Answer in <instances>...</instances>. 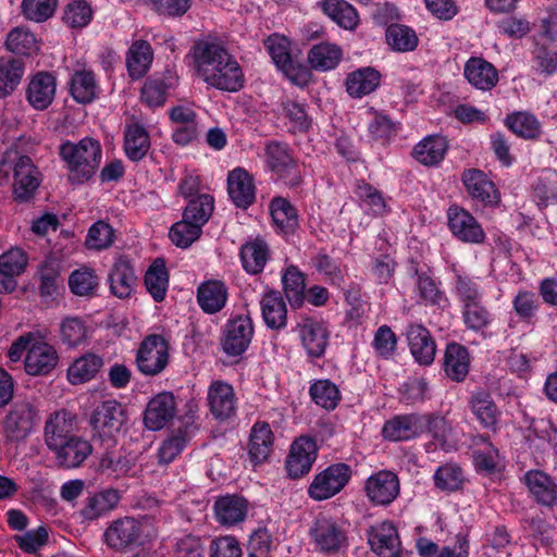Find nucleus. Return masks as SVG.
Masks as SVG:
<instances>
[{
  "label": "nucleus",
  "instance_id": "f257e3e1",
  "mask_svg": "<svg viewBox=\"0 0 557 557\" xmlns=\"http://www.w3.org/2000/svg\"><path fill=\"white\" fill-rule=\"evenodd\" d=\"M193 55L198 75L210 87L228 92L244 87L243 69L223 45L199 41L194 46Z\"/></svg>",
  "mask_w": 557,
  "mask_h": 557
},
{
  "label": "nucleus",
  "instance_id": "f03ea898",
  "mask_svg": "<svg viewBox=\"0 0 557 557\" xmlns=\"http://www.w3.org/2000/svg\"><path fill=\"white\" fill-rule=\"evenodd\" d=\"M59 153L69 169L78 174H94L102 158L99 140L91 137H85L77 143L66 140L61 144Z\"/></svg>",
  "mask_w": 557,
  "mask_h": 557
},
{
  "label": "nucleus",
  "instance_id": "7ed1b4c3",
  "mask_svg": "<svg viewBox=\"0 0 557 557\" xmlns=\"http://www.w3.org/2000/svg\"><path fill=\"white\" fill-rule=\"evenodd\" d=\"M39 421L37 408L27 400L14 403L2 421V435L5 443L25 442Z\"/></svg>",
  "mask_w": 557,
  "mask_h": 557
},
{
  "label": "nucleus",
  "instance_id": "20e7f679",
  "mask_svg": "<svg viewBox=\"0 0 557 557\" xmlns=\"http://www.w3.org/2000/svg\"><path fill=\"white\" fill-rule=\"evenodd\" d=\"M169 342L160 334L146 336L136 354V366L140 373L156 376L164 371L170 360Z\"/></svg>",
  "mask_w": 557,
  "mask_h": 557
},
{
  "label": "nucleus",
  "instance_id": "39448f33",
  "mask_svg": "<svg viewBox=\"0 0 557 557\" xmlns=\"http://www.w3.org/2000/svg\"><path fill=\"white\" fill-rule=\"evenodd\" d=\"M126 411L116 400H104L98 405L89 420L94 435L101 440L112 441L126 422Z\"/></svg>",
  "mask_w": 557,
  "mask_h": 557
},
{
  "label": "nucleus",
  "instance_id": "423d86ee",
  "mask_svg": "<svg viewBox=\"0 0 557 557\" xmlns=\"http://www.w3.org/2000/svg\"><path fill=\"white\" fill-rule=\"evenodd\" d=\"M351 469L346 463H334L318 473L308 487L309 496L314 500H325L338 494L348 483Z\"/></svg>",
  "mask_w": 557,
  "mask_h": 557
},
{
  "label": "nucleus",
  "instance_id": "0eeeda50",
  "mask_svg": "<svg viewBox=\"0 0 557 557\" xmlns=\"http://www.w3.org/2000/svg\"><path fill=\"white\" fill-rule=\"evenodd\" d=\"M301 346L311 358H321L329 345L330 332L322 321L300 315L296 325Z\"/></svg>",
  "mask_w": 557,
  "mask_h": 557
},
{
  "label": "nucleus",
  "instance_id": "6e6552de",
  "mask_svg": "<svg viewBox=\"0 0 557 557\" xmlns=\"http://www.w3.org/2000/svg\"><path fill=\"white\" fill-rule=\"evenodd\" d=\"M253 336V323L249 315L238 314L227 321L222 339L223 351L237 357L245 352Z\"/></svg>",
  "mask_w": 557,
  "mask_h": 557
},
{
  "label": "nucleus",
  "instance_id": "1a4fd4ad",
  "mask_svg": "<svg viewBox=\"0 0 557 557\" xmlns=\"http://www.w3.org/2000/svg\"><path fill=\"white\" fill-rule=\"evenodd\" d=\"M309 533L317 549L322 553H337L346 543L344 530L332 518L324 515H319L314 519Z\"/></svg>",
  "mask_w": 557,
  "mask_h": 557
},
{
  "label": "nucleus",
  "instance_id": "9d476101",
  "mask_svg": "<svg viewBox=\"0 0 557 557\" xmlns=\"http://www.w3.org/2000/svg\"><path fill=\"white\" fill-rule=\"evenodd\" d=\"M172 123V139L180 146L196 140L201 132L197 113L187 106H175L169 111Z\"/></svg>",
  "mask_w": 557,
  "mask_h": 557
},
{
  "label": "nucleus",
  "instance_id": "9b49d317",
  "mask_svg": "<svg viewBox=\"0 0 557 557\" xmlns=\"http://www.w3.org/2000/svg\"><path fill=\"white\" fill-rule=\"evenodd\" d=\"M48 449L53 454L55 465L62 469L78 468L92 453L91 444L79 435H75Z\"/></svg>",
  "mask_w": 557,
  "mask_h": 557
},
{
  "label": "nucleus",
  "instance_id": "f8f14e48",
  "mask_svg": "<svg viewBox=\"0 0 557 557\" xmlns=\"http://www.w3.org/2000/svg\"><path fill=\"white\" fill-rule=\"evenodd\" d=\"M141 523L135 518L114 520L104 532L107 545L114 550H124L140 544Z\"/></svg>",
  "mask_w": 557,
  "mask_h": 557
},
{
  "label": "nucleus",
  "instance_id": "ddd939ff",
  "mask_svg": "<svg viewBox=\"0 0 557 557\" xmlns=\"http://www.w3.org/2000/svg\"><path fill=\"white\" fill-rule=\"evenodd\" d=\"M207 404L215 420L226 421L236 413V397L231 384L216 380L213 381L207 392Z\"/></svg>",
  "mask_w": 557,
  "mask_h": 557
},
{
  "label": "nucleus",
  "instance_id": "4468645a",
  "mask_svg": "<svg viewBox=\"0 0 557 557\" xmlns=\"http://www.w3.org/2000/svg\"><path fill=\"white\" fill-rule=\"evenodd\" d=\"M364 491L373 504L389 505L399 495L398 476L392 471L381 470L368 478Z\"/></svg>",
  "mask_w": 557,
  "mask_h": 557
},
{
  "label": "nucleus",
  "instance_id": "2eb2a0df",
  "mask_svg": "<svg viewBox=\"0 0 557 557\" xmlns=\"http://www.w3.org/2000/svg\"><path fill=\"white\" fill-rule=\"evenodd\" d=\"M318 447L314 440L301 436L297 438L286 459V470L292 479L307 474L317 459Z\"/></svg>",
  "mask_w": 557,
  "mask_h": 557
},
{
  "label": "nucleus",
  "instance_id": "dca6fc26",
  "mask_svg": "<svg viewBox=\"0 0 557 557\" xmlns=\"http://www.w3.org/2000/svg\"><path fill=\"white\" fill-rule=\"evenodd\" d=\"M447 219L449 230L458 239L473 244L483 242L485 234L481 225L475 218L465 209L458 206L449 207Z\"/></svg>",
  "mask_w": 557,
  "mask_h": 557
},
{
  "label": "nucleus",
  "instance_id": "f3484780",
  "mask_svg": "<svg viewBox=\"0 0 557 557\" xmlns=\"http://www.w3.org/2000/svg\"><path fill=\"white\" fill-rule=\"evenodd\" d=\"M76 417L66 409L50 413L44 426V441L48 448L76 434Z\"/></svg>",
  "mask_w": 557,
  "mask_h": 557
},
{
  "label": "nucleus",
  "instance_id": "a211bd4d",
  "mask_svg": "<svg viewBox=\"0 0 557 557\" xmlns=\"http://www.w3.org/2000/svg\"><path fill=\"white\" fill-rule=\"evenodd\" d=\"M58 354L54 347L33 337L25 358V370L30 375H46L58 364Z\"/></svg>",
  "mask_w": 557,
  "mask_h": 557
},
{
  "label": "nucleus",
  "instance_id": "6ab92c4d",
  "mask_svg": "<svg viewBox=\"0 0 557 557\" xmlns=\"http://www.w3.org/2000/svg\"><path fill=\"white\" fill-rule=\"evenodd\" d=\"M176 401L172 393L163 392L156 395L147 405L144 416L145 425L152 431L161 430L173 419Z\"/></svg>",
  "mask_w": 557,
  "mask_h": 557
},
{
  "label": "nucleus",
  "instance_id": "aec40b11",
  "mask_svg": "<svg viewBox=\"0 0 557 557\" xmlns=\"http://www.w3.org/2000/svg\"><path fill=\"white\" fill-rule=\"evenodd\" d=\"M522 481L534 500L543 506L557 504V483L542 470H529Z\"/></svg>",
  "mask_w": 557,
  "mask_h": 557
},
{
  "label": "nucleus",
  "instance_id": "412c9836",
  "mask_svg": "<svg viewBox=\"0 0 557 557\" xmlns=\"http://www.w3.org/2000/svg\"><path fill=\"white\" fill-rule=\"evenodd\" d=\"M369 543L372 550L380 557H399L400 540L397 529L389 521L371 528Z\"/></svg>",
  "mask_w": 557,
  "mask_h": 557
},
{
  "label": "nucleus",
  "instance_id": "4be33fe9",
  "mask_svg": "<svg viewBox=\"0 0 557 557\" xmlns=\"http://www.w3.org/2000/svg\"><path fill=\"white\" fill-rule=\"evenodd\" d=\"M55 90V77L48 72H38L28 83L26 98L34 109L45 110L52 103Z\"/></svg>",
  "mask_w": 557,
  "mask_h": 557
},
{
  "label": "nucleus",
  "instance_id": "5701e85b",
  "mask_svg": "<svg viewBox=\"0 0 557 557\" xmlns=\"http://www.w3.org/2000/svg\"><path fill=\"white\" fill-rule=\"evenodd\" d=\"M406 337L414 360L423 366L431 364L435 357L436 346L428 329L422 324H410L407 327Z\"/></svg>",
  "mask_w": 557,
  "mask_h": 557
},
{
  "label": "nucleus",
  "instance_id": "b1692460",
  "mask_svg": "<svg viewBox=\"0 0 557 557\" xmlns=\"http://www.w3.org/2000/svg\"><path fill=\"white\" fill-rule=\"evenodd\" d=\"M151 146L149 133L144 124L134 116L126 122L124 128V150L132 161L141 160Z\"/></svg>",
  "mask_w": 557,
  "mask_h": 557
},
{
  "label": "nucleus",
  "instance_id": "393cba45",
  "mask_svg": "<svg viewBox=\"0 0 557 557\" xmlns=\"http://www.w3.org/2000/svg\"><path fill=\"white\" fill-rule=\"evenodd\" d=\"M425 419L420 416H398L385 422L382 433L389 441H408L424 432Z\"/></svg>",
  "mask_w": 557,
  "mask_h": 557
},
{
  "label": "nucleus",
  "instance_id": "a878e982",
  "mask_svg": "<svg viewBox=\"0 0 557 557\" xmlns=\"http://www.w3.org/2000/svg\"><path fill=\"white\" fill-rule=\"evenodd\" d=\"M463 74L470 85L483 91L493 89L498 82L496 67L483 58H470L465 64Z\"/></svg>",
  "mask_w": 557,
  "mask_h": 557
},
{
  "label": "nucleus",
  "instance_id": "bb28decb",
  "mask_svg": "<svg viewBox=\"0 0 557 557\" xmlns=\"http://www.w3.org/2000/svg\"><path fill=\"white\" fill-rule=\"evenodd\" d=\"M248 502L238 495L219 497L214 503L216 521L225 527H233L243 522L247 516Z\"/></svg>",
  "mask_w": 557,
  "mask_h": 557
},
{
  "label": "nucleus",
  "instance_id": "cd10ccee",
  "mask_svg": "<svg viewBox=\"0 0 557 557\" xmlns=\"http://www.w3.org/2000/svg\"><path fill=\"white\" fill-rule=\"evenodd\" d=\"M126 67L132 79L144 77L151 67L153 50L151 45L143 39L135 40L126 52Z\"/></svg>",
  "mask_w": 557,
  "mask_h": 557
},
{
  "label": "nucleus",
  "instance_id": "c85d7f7f",
  "mask_svg": "<svg viewBox=\"0 0 557 557\" xmlns=\"http://www.w3.org/2000/svg\"><path fill=\"white\" fill-rule=\"evenodd\" d=\"M447 149L448 141L446 137L429 135L413 147L411 154L417 162L432 166L443 161Z\"/></svg>",
  "mask_w": 557,
  "mask_h": 557
},
{
  "label": "nucleus",
  "instance_id": "c756f323",
  "mask_svg": "<svg viewBox=\"0 0 557 557\" xmlns=\"http://www.w3.org/2000/svg\"><path fill=\"white\" fill-rule=\"evenodd\" d=\"M469 405L483 428L492 431L497 429L500 411L490 393L483 389L474 392L470 397Z\"/></svg>",
  "mask_w": 557,
  "mask_h": 557
},
{
  "label": "nucleus",
  "instance_id": "7c9ffc66",
  "mask_svg": "<svg viewBox=\"0 0 557 557\" xmlns=\"http://www.w3.org/2000/svg\"><path fill=\"white\" fill-rule=\"evenodd\" d=\"M136 280L137 277L129 261L120 258L114 262L109 273L110 290L119 298H127L134 290Z\"/></svg>",
  "mask_w": 557,
  "mask_h": 557
},
{
  "label": "nucleus",
  "instance_id": "2f4dec72",
  "mask_svg": "<svg viewBox=\"0 0 557 557\" xmlns=\"http://www.w3.org/2000/svg\"><path fill=\"white\" fill-rule=\"evenodd\" d=\"M70 94L78 103H88L99 95L95 73L89 69L75 70L70 79Z\"/></svg>",
  "mask_w": 557,
  "mask_h": 557
},
{
  "label": "nucleus",
  "instance_id": "473e14b6",
  "mask_svg": "<svg viewBox=\"0 0 557 557\" xmlns=\"http://www.w3.org/2000/svg\"><path fill=\"white\" fill-rule=\"evenodd\" d=\"M381 74L371 66L358 69L346 78V90L352 98H362L373 92L380 85Z\"/></svg>",
  "mask_w": 557,
  "mask_h": 557
},
{
  "label": "nucleus",
  "instance_id": "72a5a7b5",
  "mask_svg": "<svg viewBox=\"0 0 557 557\" xmlns=\"http://www.w3.org/2000/svg\"><path fill=\"white\" fill-rule=\"evenodd\" d=\"M197 300L206 313H216L226 304L227 287L222 281H207L198 287Z\"/></svg>",
  "mask_w": 557,
  "mask_h": 557
},
{
  "label": "nucleus",
  "instance_id": "f704fd0d",
  "mask_svg": "<svg viewBox=\"0 0 557 557\" xmlns=\"http://www.w3.org/2000/svg\"><path fill=\"white\" fill-rule=\"evenodd\" d=\"M264 323L272 330H282L287 324L286 304L278 292H269L260 300Z\"/></svg>",
  "mask_w": 557,
  "mask_h": 557
},
{
  "label": "nucleus",
  "instance_id": "c9c22d12",
  "mask_svg": "<svg viewBox=\"0 0 557 557\" xmlns=\"http://www.w3.org/2000/svg\"><path fill=\"white\" fill-rule=\"evenodd\" d=\"M320 8L339 27L354 30L359 24L357 10L345 0H321Z\"/></svg>",
  "mask_w": 557,
  "mask_h": 557
},
{
  "label": "nucleus",
  "instance_id": "e433bc0d",
  "mask_svg": "<svg viewBox=\"0 0 557 557\" xmlns=\"http://www.w3.org/2000/svg\"><path fill=\"white\" fill-rule=\"evenodd\" d=\"M120 494L114 488H107L87 497L81 515L86 520H95L115 508Z\"/></svg>",
  "mask_w": 557,
  "mask_h": 557
},
{
  "label": "nucleus",
  "instance_id": "4c0bfd02",
  "mask_svg": "<svg viewBox=\"0 0 557 557\" xmlns=\"http://www.w3.org/2000/svg\"><path fill=\"white\" fill-rule=\"evenodd\" d=\"M273 432L265 422H257L250 432L249 456L252 462L260 463L271 454Z\"/></svg>",
  "mask_w": 557,
  "mask_h": 557
},
{
  "label": "nucleus",
  "instance_id": "58836bf2",
  "mask_svg": "<svg viewBox=\"0 0 557 557\" xmlns=\"http://www.w3.org/2000/svg\"><path fill=\"white\" fill-rule=\"evenodd\" d=\"M264 162L269 171L293 172L297 171V162L286 144L272 141L265 146Z\"/></svg>",
  "mask_w": 557,
  "mask_h": 557
},
{
  "label": "nucleus",
  "instance_id": "ea45409f",
  "mask_svg": "<svg viewBox=\"0 0 557 557\" xmlns=\"http://www.w3.org/2000/svg\"><path fill=\"white\" fill-rule=\"evenodd\" d=\"M227 193L236 208L248 209L256 200L252 176H227Z\"/></svg>",
  "mask_w": 557,
  "mask_h": 557
},
{
  "label": "nucleus",
  "instance_id": "a19ab883",
  "mask_svg": "<svg viewBox=\"0 0 557 557\" xmlns=\"http://www.w3.org/2000/svg\"><path fill=\"white\" fill-rule=\"evenodd\" d=\"M270 213L274 225L281 233L292 234L297 228V211L287 199L283 197L273 198L270 202Z\"/></svg>",
  "mask_w": 557,
  "mask_h": 557
},
{
  "label": "nucleus",
  "instance_id": "79ce46f5",
  "mask_svg": "<svg viewBox=\"0 0 557 557\" xmlns=\"http://www.w3.org/2000/svg\"><path fill=\"white\" fill-rule=\"evenodd\" d=\"M505 125L518 137L536 139L542 134V125L537 117L527 111L510 113L505 119Z\"/></svg>",
  "mask_w": 557,
  "mask_h": 557
},
{
  "label": "nucleus",
  "instance_id": "37998d69",
  "mask_svg": "<svg viewBox=\"0 0 557 557\" xmlns=\"http://www.w3.org/2000/svg\"><path fill=\"white\" fill-rule=\"evenodd\" d=\"M25 73L21 59H0V98L10 96L20 85Z\"/></svg>",
  "mask_w": 557,
  "mask_h": 557
},
{
  "label": "nucleus",
  "instance_id": "c03bdc74",
  "mask_svg": "<svg viewBox=\"0 0 557 557\" xmlns=\"http://www.w3.org/2000/svg\"><path fill=\"white\" fill-rule=\"evenodd\" d=\"M240 259L244 269L250 274L262 272L268 259L269 247L262 239L246 243L240 248Z\"/></svg>",
  "mask_w": 557,
  "mask_h": 557
},
{
  "label": "nucleus",
  "instance_id": "a18cd8bd",
  "mask_svg": "<svg viewBox=\"0 0 557 557\" xmlns=\"http://www.w3.org/2000/svg\"><path fill=\"white\" fill-rule=\"evenodd\" d=\"M444 369L451 380L462 381L469 372L468 350L456 343L447 345L445 351Z\"/></svg>",
  "mask_w": 557,
  "mask_h": 557
},
{
  "label": "nucleus",
  "instance_id": "49530a36",
  "mask_svg": "<svg viewBox=\"0 0 557 557\" xmlns=\"http://www.w3.org/2000/svg\"><path fill=\"white\" fill-rule=\"evenodd\" d=\"M343 57L342 49L330 42L314 45L309 53L308 61L314 70L330 71L335 69Z\"/></svg>",
  "mask_w": 557,
  "mask_h": 557
},
{
  "label": "nucleus",
  "instance_id": "de8ad7c7",
  "mask_svg": "<svg viewBox=\"0 0 557 557\" xmlns=\"http://www.w3.org/2000/svg\"><path fill=\"white\" fill-rule=\"evenodd\" d=\"M463 184L472 199L483 206H495L499 202L498 189L492 181L484 176H463Z\"/></svg>",
  "mask_w": 557,
  "mask_h": 557
},
{
  "label": "nucleus",
  "instance_id": "09e8293b",
  "mask_svg": "<svg viewBox=\"0 0 557 557\" xmlns=\"http://www.w3.org/2000/svg\"><path fill=\"white\" fill-rule=\"evenodd\" d=\"M280 116L292 133H302L311 125L305 106L292 99H285L280 103Z\"/></svg>",
  "mask_w": 557,
  "mask_h": 557
},
{
  "label": "nucleus",
  "instance_id": "8fccbe9b",
  "mask_svg": "<svg viewBox=\"0 0 557 557\" xmlns=\"http://www.w3.org/2000/svg\"><path fill=\"white\" fill-rule=\"evenodd\" d=\"M460 311L465 326L474 333L483 334L494 321V315L484 301L461 307Z\"/></svg>",
  "mask_w": 557,
  "mask_h": 557
},
{
  "label": "nucleus",
  "instance_id": "3c124183",
  "mask_svg": "<svg viewBox=\"0 0 557 557\" xmlns=\"http://www.w3.org/2000/svg\"><path fill=\"white\" fill-rule=\"evenodd\" d=\"M102 359L94 354H87L76 359L67 369V379L72 384L90 381L102 367Z\"/></svg>",
  "mask_w": 557,
  "mask_h": 557
},
{
  "label": "nucleus",
  "instance_id": "603ef678",
  "mask_svg": "<svg viewBox=\"0 0 557 557\" xmlns=\"http://www.w3.org/2000/svg\"><path fill=\"white\" fill-rule=\"evenodd\" d=\"M145 285L156 301L164 299L169 285V275L163 260L157 259L149 267L145 275Z\"/></svg>",
  "mask_w": 557,
  "mask_h": 557
},
{
  "label": "nucleus",
  "instance_id": "864d4df0",
  "mask_svg": "<svg viewBox=\"0 0 557 557\" xmlns=\"http://www.w3.org/2000/svg\"><path fill=\"white\" fill-rule=\"evenodd\" d=\"M282 283L284 293L290 306L300 307L304 304L306 296V283L304 273L300 272L297 267L290 265L285 270L282 276Z\"/></svg>",
  "mask_w": 557,
  "mask_h": 557
},
{
  "label": "nucleus",
  "instance_id": "5fc2aeb1",
  "mask_svg": "<svg viewBox=\"0 0 557 557\" xmlns=\"http://www.w3.org/2000/svg\"><path fill=\"white\" fill-rule=\"evenodd\" d=\"M386 42L395 51L407 52L417 48L419 39L412 28L392 24L386 29Z\"/></svg>",
  "mask_w": 557,
  "mask_h": 557
},
{
  "label": "nucleus",
  "instance_id": "6e6d98bb",
  "mask_svg": "<svg viewBox=\"0 0 557 557\" xmlns=\"http://www.w3.org/2000/svg\"><path fill=\"white\" fill-rule=\"evenodd\" d=\"M213 208V197L209 194H199L196 199L189 200L183 218L202 227L211 216Z\"/></svg>",
  "mask_w": 557,
  "mask_h": 557
},
{
  "label": "nucleus",
  "instance_id": "4d7b16f0",
  "mask_svg": "<svg viewBox=\"0 0 557 557\" xmlns=\"http://www.w3.org/2000/svg\"><path fill=\"white\" fill-rule=\"evenodd\" d=\"M309 394L318 406L327 410L334 409L341 399L337 386L330 380H318L313 382L309 388Z\"/></svg>",
  "mask_w": 557,
  "mask_h": 557
},
{
  "label": "nucleus",
  "instance_id": "13d9d810",
  "mask_svg": "<svg viewBox=\"0 0 557 557\" xmlns=\"http://www.w3.org/2000/svg\"><path fill=\"white\" fill-rule=\"evenodd\" d=\"M99 285V278L95 271L89 268H81L72 272L69 277V286L77 296L95 295Z\"/></svg>",
  "mask_w": 557,
  "mask_h": 557
},
{
  "label": "nucleus",
  "instance_id": "bf43d9fd",
  "mask_svg": "<svg viewBox=\"0 0 557 557\" xmlns=\"http://www.w3.org/2000/svg\"><path fill=\"white\" fill-rule=\"evenodd\" d=\"M455 292L461 307L483 301L484 292L481 285L472 277L457 274L455 277Z\"/></svg>",
  "mask_w": 557,
  "mask_h": 557
},
{
  "label": "nucleus",
  "instance_id": "052dcab7",
  "mask_svg": "<svg viewBox=\"0 0 557 557\" xmlns=\"http://www.w3.org/2000/svg\"><path fill=\"white\" fill-rule=\"evenodd\" d=\"M434 484L444 492H455L462 487L465 482L463 472L460 467L446 463L440 467L434 473Z\"/></svg>",
  "mask_w": 557,
  "mask_h": 557
},
{
  "label": "nucleus",
  "instance_id": "680f3d73",
  "mask_svg": "<svg viewBox=\"0 0 557 557\" xmlns=\"http://www.w3.org/2000/svg\"><path fill=\"white\" fill-rule=\"evenodd\" d=\"M35 165L28 156L8 149L0 160V174H33Z\"/></svg>",
  "mask_w": 557,
  "mask_h": 557
},
{
  "label": "nucleus",
  "instance_id": "e2e57ef3",
  "mask_svg": "<svg viewBox=\"0 0 557 557\" xmlns=\"http://www.w3.org/2000/svg\"><path fill=\"white\" fill-rule=\"evenodd\" d=\"M92 9L85 0H73L63 13L64 23L71 28L86 27L92 20Z\"/></svg>",
  "mask_w": 557,
  "mask_h": 557
},
{
  "label": "nucleus",
  "instance_id": "0e129e2a",
  "mask_svg": "<svg viewBox=\"0 0 557 557\" xmlns=\"http://www.w3.org/2000/svg\"><path fill=\"white\" fill-rule=\"evenodd\" d=\"M60 337L69 347L83 344L87 337V326L82 318L67 317L60 325Z\"/></svg>",
  "mask_w": 557,
  "mask_h": 557
},
{
  "label": "nucleus",
  "instance_id": "69168bd1",
  "mask_svg": "<svg viewBox=\"0 0 557 557\" xmlns=\"http://www.w3.org/2000/svg\"><path fill=\"white\" fill-rule=\"evenodd\" d=\"M201 233L202 227L199 224H194L183 218L172 225L169 236L175 246L187 248L200 237Z\"/></svg>",
  "mask_w": 557,
  "mask_h": 557
},
{
  "label": "nucleus",
  "instance_id": "338daca9",
  "mask_svg": "<svg viewBox=\"0 0 557 557\" xmlns=\"http://www.w3.org/2000/svg\"><path fill=\"white\" fill-rule=\"evenodd\" d=\"M5 46L16 54H30L37 50L35 36L23 27H15L8 34Z\"/></svg>",
  "mask_w": 557,
  "mask_h": 557
},
{
  "label": "nucleus",
  "instance_id": "774afa93",
  "mask_svg": "<svg viewBox=\"0 0 557 557\" xmlns=\"http://www.w3.org/2000/svg\"><path fill=\"white\" fill-rule=\"evenodd\" d=\"M356 195L368 207L373 215L381 216L388 212L382 194L363 181L357 184Z\"/></svg>",
  "mask_w": 557,
  "mask_h": 557
}]
</instances>
